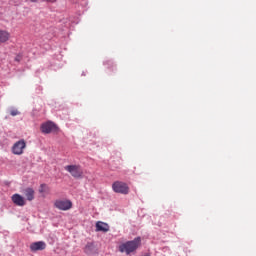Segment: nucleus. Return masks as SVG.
<instances>
[{"instance_id": "nucleus-11", "label": "nucleus", "mask_w": 256, "mask_h": 256, "mask_svg": "<svg viewBox=\"0 0 256 256\" xmlns=\"http://www.w3.org/2000/svg\"><path fill=\"white\" fill-rule=\"evenodd\" d=\"M96 231H102L103 233H107V231H109V224L104 222H97Z\"/></svg>"}, {"instance_id": "nucleus-12", "label": "nucleus", "mask_w": 256, "mask_h": 256, "mask_svg": "<svg viewBox=\"0 0 256 256\" xmlns=\"http://www.w3.org/2000/svg\"><path fill=\"white\" fill-rule=\"evenodd\" d=\"M92 251H93V243H88L85 246L84 253H86V255H91Z\"/></svg>"}, {"instance_id": "nucleus-2", "label": "nucleus", "mask_w": 256, "mask_h": 256, "mask_svg": "<svg viewBox=\"0 0 256 256\" xmlns=\"http://www.w3.org/2000/svg\"><path fill=\"white\" fill-rule=\"evenodd\" d=\"M114 193H120L121 195H129V185L122 181H115L112 184Z\"/></svg>"}, {"instance_id": "nucleus-1", "label": "nucleus", "mask_w": 256, "mask_h": 256, "mask_svg": "<svg viewBox=\"0 0 256 256\" xmlns=\"http://www.w3.org/2000/svg\"><path fill=\"white\" fill-rule=\"evenodd\" d=\"M140 246H141V237H136L134 240L122 243L119 246V251L120 253H126V255H131V253H135V250L139 249Z\"/></svg>"}, {"instance_id": "nucleus-5", "label": "nucleus", "mask_w": 256, "mask_h": 256, "mask_svg": "<svg viewBox=\"0 0 256 256\" xmlns=\"http://www.w3.org/2000/svg\"><path fill=\"white\" fill-rule=\"evenodd\" d=\"M27 147V143L25 140H19L14 143L12 147V153L14 155H23V151H25V148Z\"/></svg>"}, {"instance_id": "nucleus-3", "label": "nucleus", "mask_w": 256, "mask_h": 256, "mask_svg": "<svg viewBox=\"0 0 256 256\" xmlns=\"http://www.w3.org/2000/svg\"><path fill=\"white\" fill-rule=\"evenodd\" d=\"M65 171H68L70 175L74 177V179H81L83 177V168L79 165H68L64 167Z\"/></svg>"}, {"instance_id": "nucleus-8", "label": "nucleus", "mask_w": 256, "mask_h": 256, "mask_svg": "<svg viewBox=\"0 0 256 256\" xmlns=\"http://www.w3.org/2000/svg\"><path fill=\"white\" fill-rule=\"evenodd\" d=\"M12 202L14 203V205H17L18 207H25V205L27 204L25 198L21 196V194H13Z\"/></svg>"}, {"instance_id": "nucleus-17", "label": "nucleus", "mask_w": 256, "mask_h": 256, "mask_svg": "<svg viewBox=\"0 0 256 256\" xmlns=\"http://www.w3.org/2000/svg\"><path fill=\"white\" fill-rule=\"evenodd\" d=\"M15 61H20V58H19V56L15 58Z\"/></svg>"}, {"instance_id": "nucleus-4", "label": "nucleus", "mask_w": 256, "mask_h": 256, "mask_svg": "<svg viewBox=\"0 0 256 256\" xmlns=\"http://www.w3.org/2000/svg\"><path fill=\"white\" fill-rule=\"evenodd\" d=\"M54 206L60 211H69L73 207V202L71 200H56Z\"/></svg>"}, {"instance_id": "nucleus-14", "label": "nucleus", "mask_w": 256, "mask_h": 256, "mask_svg": "<svg viewBox=\"0 0 256 256\" xmlns=\"http://www.w3.org/2000/svg\"><path fill=\"white\" fill-rule=\"evenodd\" d=\"M10 115H11L12 117H16V115H19V112H18V110H11V111H10Z\"/></svg>"}, {"instance_id": "nucleus-7", "label": "nucleus", "mask_w": 256, "mask_h": 256, "mask_svg": "<svg viewBox=\"0 0 256 256\" xmlns=\"http://www.w3.org/2000/svg\"><path fill=\"white\" fill-rule=\"evenodd\" d=\"M44 249H47V244L43 241L33 242L30 244V251L33 253L37 251H44Z\"/></svg>"}, {"instance_id": "nucleus-18", "label": "nucleus", "mask_w": 256, "mask_h": 256, "mask_svg": "<svg viewBox=\"0 0 256 256\" xmlns=\"http://www.w3.org/2000/svg\"><path fill=\"white\" fill-rule=\"evenodd\" d=\"M144 256H151V255H149V254H146V255H144Z\"/></svg>"}, {"instance_id": "nucleus-10", "label": "nucleus", "mask_w": 256, "mask_h": 256, "mask_svg": "<svg viewBox=\"0 0 256 256\" xmlns=\"http://www.w3.org/2000/svg\"><path fill=\"white\" fill-rule=\"evenodd\" d=\"M23 193L27 201H33V199H35V190H33V188H26Z\"/></svg>"}, {"instance_id": "nucleus-15", "label": "nucleus", "mask_w": 256, "mask_h": 256, "mask_svg": "<svg viewBox=\"0 0 256 256\" xmlns=\"http://www.w3.org/2000/svg\"><path fill=\"white\" fill-rule=\"evenodd\" d=\"M47 1V3H57V0H44Z\"/></svg>"}, {"instance_id": "nucleus-9", "label": "nucleus", "mask_w": 256, "mask_h": 256, "mask_svg": "<svg viewBox=\"0 0 256 256\" xmlns=\"http://www.w3.org/2000/svg\"><path fill=\"white\" fill-rule=\"evenodd\" d=\"M9 39H11V33L7 30H0V46L3 45V43H7Z\"/></svg>"}, {"instance_id": "nucleus-6", "label": "nucleus", "mask_w": 256, "mask_h": 256, "mask_svg": "<svg viewBox=\"0 0 256 256\" xmlns=\"http://www.w3.org/2000/svg\"><path fill=\"white\" fill-rule=\"evenodd\" d=\"M41 131L45 134L53 133V131H57V125L53 122H46L41 125Z\"/></svg>"}, {"instance_id": "nucleus-16", "label": "nucleus", "mask_w": 256, "mask_h": 256, "mask_svg": "<svg viewBox=\"0 0 256 256\" xmlns=\"http://www.w3.org/2000/svg\"><path fill=\"white\" fill-rule=\"evenodd\" d=\"M31 3H37V0H30Z\"/></svg>"}, {"instance_id": "nucleus-13", "label": "nucleus", "mask_w": 256, "mask_h": 256, "mask_svg": "<svg viewBox=\"0 0 256 256\" xmlns=\"http://www.w3.org/2000/svg\"><path fill=\"white\" fill-rule=\"evenodd\" d=\"M49 191V187H47V184H41L39 193H47Z\"/></svg>"}]
</instances>
